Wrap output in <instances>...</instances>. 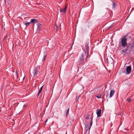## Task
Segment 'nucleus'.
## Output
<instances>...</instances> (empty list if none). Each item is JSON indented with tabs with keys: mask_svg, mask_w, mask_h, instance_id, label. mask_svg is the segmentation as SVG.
Masks as SVG:
<instances>
[{
	"mask_svg": "<svg viewBox=\"0 0 134 134\" xmlns=\"http://www.w3.org/2000/svg\"><path fill=\"white\" fill-rule=\"evenodd\" d=\"M101 112V109H99L97 110L96 113L98 117L100 116Z\"/></svg>",
	"mask_w": 134,
	"mask_h": 134,
	"instance_id": "7",
	"label": "nucleus"
},
{
	"mask_svg": "<svg viewBox=\"0 0 134 134\" xmlns=\"http://www.w3.org/2000/svg\"><path fill=\"white\" fill-rule=\"evenodd\" d=\"M69 109L68 108L66 113V115H67L68 114H69Z\"/></svg>",
	"mask_w": 134,
	"mask_h": 134,
	"instance_id": "22",
	"label": "nucleus"
},
{
	"mask_svg": "<svg viewBox=\"0 0 134 134\" xmlns=\"http://www.w3.org/2000/svg\"><path fill=\"white\" fill-rule=\"evenodd\" d=\"M115 93V91L114 90H111L110 92V95L109 96L110 98L112 97L114 95Z\"/></svg>",
	"mask_w": 134,
	"mask_h": 134,
	"instance_id": "9",
	"label": "nucleus"
},
{
	"mask_svg": "<svg viewBox=\"0 0 134 134\" xmlns=\"http://www.w3.org/2000/svg\"><path fill=\"white\" fill-rule=\"evenodd\" d=\"M92 118H91V120L90 123V124L89 125L90 126L88 127L87 125L86 126V128H87L89 130H90V128L92 126Z\"/></svg>",
	"mask_w": 134,
	"mask_h": 134,
	"instance_id": "10",
	"label": "nucleus"
},
{
	"mask_svg": "<svg viewBox=\"0 0 134 134\" xmlns=\"http://www.w3.org/2000/svg\"><path fill=\"white\" fill-rule=\"evenodd\" d=\"M30 24V23L28 22L26 23L25 24V25L26 26H28Z\"/></svg>",
	"mask_w": 134,
	"mask_h": 134,
	"instance_id": "19",
	"label": "nucleus"
},
{
	"mask_svg": "<svg viewBox=\"0 0 134 134\" xmlns=\"http://www.w3.org/2000/svg\"><path fill=\"white\" fill-rule=\"evenodd\" d=\"M90 116V115H89L87 116L86 117V119L87 120H88L90 118L89 117Z\"/></svg>",
	"mask_w": 134,
	"mask_h": 134,
	"instance_id": "18",
	"label": "nucleus"
},
{
	"mask_svg": "<svg viewBox=\"0 0 134 134\" xmlns=\"http://www.w3.org/2000/svg\"><path fill=\"white\" fill-rule=\"evenodd\" d=\"M127 100L129 102H130L131 101V99L130 98H128L127 99Z\"/></svg>",
	"mask_w": 134,
	"mask_h": 134,
	"instance_id": "24",
	"label": "nucleus"
},
{
	"mask_svg": "<svg viewBox=\"0 0 134 134\" xmlns=\"http://www.w3.org/2000/svg\"><path fill=\"white\" fill-rule=\"evenodd\" d=\"M40 73V72L39 71L38 69L36 67L34 69L32 73V74L34 76Z\"/></svg>",
	"mask_w": 134,
	"mask_h": 134,
	"instance_id": "2",
	"label": "nucleus"
},
{
	"mask_svg": "<svg viewBox=\"0 0 134 134\" xmlns=\"http://www.w3.org/2000/svg\"><path fill=\"white\" fill-rule=\"evenodd\" d=\"M107 60V61L108 64H110L112 63L113 62V60L112 58L110 57H108Z\"/></svg>",
	"mask_w": 134,
	"mask_h": 134,
	"instance_id": "4",
	"label": "nucleus"
},
{
	"mask_svg": "<svg viewBox=\"0 0 134 134\" xmlns=\"http://www.w3.org/2000/svg\"><path fill=\"white\" fill-rule=\"evenodd\" d=\"M37 20L35 19H32L31 20V22L33 23L36 21Z\"/></svg>",
	"mask_w": 134,
	"mask_h": 134,
	"instance_id": "15",
	"label": "nucleus"
},
{
	"mask_svg": "<svg viewBox=\"0 0 134 134\" xmlns=\"http://www.w3.org/2000/svg\"><path fill=\"white\" fill-rule=\"evenodd\" d=\"M7 35H6L4 37V38L3 39V40H4V39H5L7 37Z\"/></svg>",
	"mask_w": 134,
	"mask_h": 134,
	"instance_id": "25",
	"label": "nucleus"
},
{
	"mask_svg": "<svg viewBox=\"0 0 134 134\" xmlns=\"http://www.w3.org/2000/svg\"><path fill=\"white\" fill-rule=\"evenodd\" d=\"M46 55H45L43 57V58L42 61H44L45 60V59H46Z\"/></svg>",
	"mask_w": 134,
	"mask_h": 134,
	"instance_id": "21",
	"label": "nucleus"
},
{
	"mask_svg": "<svg viewBox=\"0 0 134 134\" xmlns=\"http://www.w3.org/2000/svg\"><path fill=\"white\" fill-rule=\"evenodd\" d=\"M109 92H107V91L105 93V94H106V97L107 98V100H108V99H107L108 96L109 95Z\"/></svg>",
	"mask_w": 134,
	"mask_h": 134,
	"instance_id": "16",
	"label": "nucleus"
},
{
	"mask_svg": "<svg viewBox=\"0 0 134 134\" xmlns=\"http://www.w3.org/2000/svg\"><path fill=\"white\" fill-rule=\"evenodd\" d=\"M85 46L86 49V51L87 55V57L89 54L88 43H86Z\"/></svg>",
	"mask_w": 134,
	"mask_h": 134,
	"instance_id": "6",
	"label": "nucleus"
},
{
	"mask_svg": "<svg viewBox=\"0 0 134 134\" xmlns=\"http://www.w3.org/2000/svg\"><path fill=\"white\" fill-rule=\"evenodd\" d=\"M67 8V6H66L65 7L62 9V12L64 13H65L66 12V9Z\"/></svg>",
	"mask_w": 134,
	"mask_h": 134,
	"instance_id": "12",
	"label": "nucleus"
},
{
	"mask_svg": "<svg viewBox=\"0 0 134 134\" xmlns=\"http://www.w3.org/2000/svg\"><path fill=\"white\" fill-rule=\"evenodd\" d=\"M42 26V25L40 24H38L37 25V31H40L41 27Z\"/></svg>",
	"mask_w": 134,
	"mask_h": 134,
	"instance_id": "11",
	"label": "nucleus"
},
{
	"mask_svg": "<svg viewBox=\"0 0 134 134\" xmlns=\"http://www.w3.org/2000/svg\"><path fill=\"white\" fill-rule=\"evenodd\" d=\"M43 86H42L40 88V90H39L38 93V96L40 93L42 91V88Z\"/></svg>",
	"mask_w": 134,
	"mask_h": 134,
	"instance_id": "14",
	"label": "nucleus"
},
{
	"mask_svg": "<svg viewBox=\"0 0 134 134\" xmlns=\"http://www.w3.org/2000/svg\"><path fill=\"white\" fill-rule=\"evenodd\" d=\"M12 71L13 72V77L16 79L18 78V72L16 70L15 71V72L14 71V68H13L12 69Z\"/></svg>",
	"mask_w": 134,
	"mask_h": 134,
	"instance_id": "3",
	"label": "nucleus"
},
{
	"mask_svg": "<svg viewBox=\"0 0 134 134\" xmlns=\"http://www.w3.org/2000/svg\"><path fill=\"white\" fill-rule=\"evenodd\" d=\"M128 47L126 48L125 49H123L121 51V53L123 54L124 55L127 54L126 52L128 51Z\"/></svg>",
	"mask_w": 134,
	"mask_h": 134,
	"instance_id": "8",
	"label": "nucleus"
},
{
	"mask_svg": "<svg viewBox=\"0 0 134 134\" xmlns=\"http://www.w3.org/2000/svg\"><path fill=\"white\" fill-rule=\"evenodd\" d=\"M84 60V58H83V54H82L80 58V61H81V62H82Z\"/></svg>",
	"mask_w": 134,
	"mask_h": 134,
	"instance_id": "13",
	"label": "nucleus"
},
{
	"mask_svg": "<svg viewBox=\"0 0 134 134\" xmlns=\"http://www.w3.org/2000/svg\"><path fill=\"white\" fill-rule=\"evenodd\" d=\"M101 96L100 95H98V96H96V97L97 98H101Z\"/></svg>",
	"mask_w": 134,
	"mask_h": 134,
	"instance_id": "23",
	"label": "nucleus"
},
{
	"mask_svg": "<svg viewBox=\"0 0 134 134\" xmlns=\"http://www.w3.org/2000/svg\"><path fill=\"white\" fill-rule=\"evenodd\" d=\"M55 26H56L57 28H58V26H57V25H55Z\"/></svg>",
	"mask_w": 134,
	"mask_h": 134,
	"instance_id": "27",
	"label": "nucleus"
},
{
	"mask_svg": "<svg viewBox=\"0 0 134 134\" xmlns=\"http://www.w3.org/2000/svg\"><path fill=\"white\" fill-rule=\"evenodd\" d=\"M131 48H133L134 47V41L131 44Z\"/></svg>",
	"mask_w": 134,
	"mask_h": 134,
	"instance_id": "17",
	"label": "nucleus"
},
{
	"mask_svg": "<svg viewBox=\"0 0 134 134\" xmlns=\"http://www.w3.org/2000/svg\"><path fill=\"white\" fill-rule=\"evenodd\" d=\"M59 10L60 12H62V9H59Z\"/></svg>",
	"mask_w": 134,
	"mask_h": 134,
	"instance_id": "26",
	"label": "nucleus"
},
{
	"mask_svg": "<svg viewBox=\"0 0 134 134\" xmlns=\"http://www.w3.org/2000/svg\"><path fill=\"white\" fill-rule=\"evenodd\" d=\"M126 41L127 38L125 37H124L122 39L121 41V42L122 47H125L127 46V44Z\"/></svg>",
	"mask_w": 134,
	"mask_h": 134,
	"instance_id": "1",
	"label": "nucleus"
},
{
	"mask_svg": "<svg viewBox=\"0 0 134 134\" xmlns=\"http://www.w3.org/2000/svg\"><path fill=\"white\" fill-rule=\"evenodd\" d=\"M113 7L114 8H115V4L114 2H113Z\"/></svg>",
	"mask_w": 134,
	"mask_h": 134,
	"instance_id": "20",
	"label": "nucleus"
},
{
	"mask_svg": "<svg viewBox=\"0 0 134 134\" xmlns=\"http://www.w3.org/2000/svg\"><path fill=\"white\" fill-rule=\"evenodd\" d=\"M131 70V66H128L126 69V74H130Z\"/></svg>",
	"mask_w": 134,
	"mask_h": 134,
	"instance_id": "5",
	"label": "nucleus"
}]
</instances>
